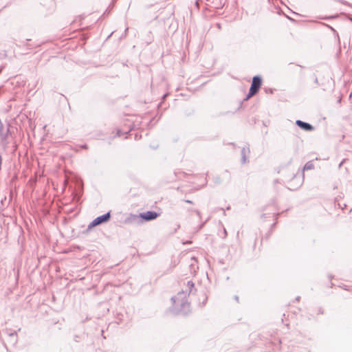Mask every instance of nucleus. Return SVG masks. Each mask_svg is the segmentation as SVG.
Returning a JSON list of instances; mask_svg holds the SVG:
<instances>
[{
  "mask_svg": "<svg viewBox=\"0 0 352 352\" xmlns=\"http://www.w3.org/2000/svg\"><path fill=\"white\" fill-rule=\"evenodd\" d=\"M186 293L187 291H182L179 292L176 296L172 298L174 312L186 314L188 311L189 305L186 300Z\"/></svg>",
  "mask_w": 352,
  "mask_h": 352,
  "instance_id": "f257e3e1",
  "label": "nucleus"
},
{
  "mask_svg": "<svg viewBox=\"0 0 352 352\" xmlns=\"http://www.w3.org/2000/svg\"><path fill=\"white\" fill-rule=\"evenodd\" d=\"M261 85V78L258 76H254L250 89V92L246 97V100L254 96L259 89Z\"/></svg>",
  "mask_w": 352,
  "mask_h": 352,
  "instance_id": "f03ea898",
  "label": "nucleus"
},
{
  "mask_svg": "<svg viewBox=\"0 0 352 352\" xmlns=\"http://www.w3.org/2000/svg\"><path fill=\"white\" fill-rule=\"evenodd\" d=\"M110 217L109 212H107L102 216L96 217L91 223V227L96 226L103 222L107 221Z\"/></svg>",
  "mask_w": 352,
  "mask_h": 352,
  "instance_id": "7ed1b4c3",
  "label": "nucleus"
},
{
  "mask_svg": "<svg viewBox=\"0 0 352 352\" xmlns=\"http://www.w3.org/2000/svg\"><path fill=\"white\" fill-rule=\"evenodd\" d=\"M141 217L146 221L155 219L157 217V213L155 212L148 211L141 214Z\"/></svg>",
  "mask_w": 352,
  "mask_h": 352,
  "instance_id": "20e7f679",
  "label": "nucleus"
},
{
  "mask_svg": "<svg viewBox=\"0 0 352 352\" xmlns=\"http://www.w3.org/2000/svg\"><path fill=\"white\" fill-rule=\"evenodd\" d=\"M296 124L305 131H310L314 129V127L311 124L304 122L301 120H296Z\"/></svg>",
  "mask_w": 352,
  "mask_h": 352,
  "instance_id": "39448f33",
  "label": "nucleus"
},
{
  "mask_svg": "<svg viewBox=\"0 0 352 352\" xmlns=\"http://www.w3.org/2000/svg\"><path fill=\"white\" fill-rule=\"evenodd\" d=\"M250 150L248 148H243L241 150V155H242V162L245 163L246 162V155L249 154Z\"/></svg>",
  "mask_w": 352,
  "mask_h": 352,
  "instance_id": "423d86ee",
  "label": "nucleus"
},
{
  "mask_svg": "<svg viewBox=\"0 0 352 352\" xmlns=\"http://www.w3.org/2000/svg\"><path fill=\"white\" fill-rule=\"evenodd\" d=\"M187 286L188 287V293H190L194 287V283L192 281H188Z\"/></svg>",
  "mask_w": 352,
  "mask_h": 352,
  "instance_id": "0eeeda50",
  "label": "nucleus"
},
{
  "mask_svg": "<svg viewBox=\"0 0 352 352\" xmlns=\"http://www.w3.org/2000/svg\"><path fill=\"white\" fill-rule=\"evenodd\" d=\"M186 202H188V203H191V201H189V200H187V201H186Z\"/></svg>",
  "mask_w": 352,
  "mask_h": 352,
  "instance_id": "6e6552de",
  "label": "nucleus"
}]
</instances>
